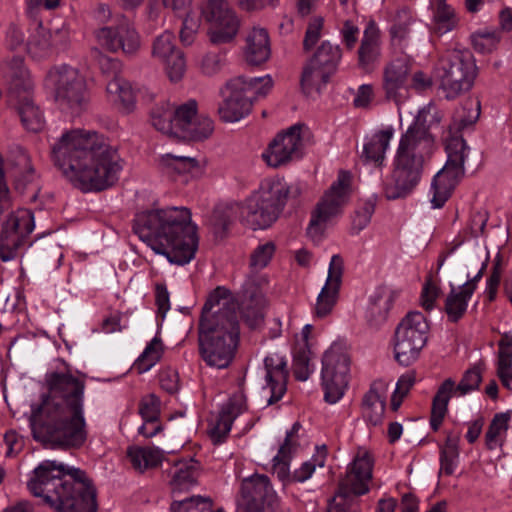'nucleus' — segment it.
I'll use <instances>...</instances> for the list:
<instances>
[{
  "instance_id": "nucleus-6",
  "label": "nucleus",
  "mask_w": 512,
  "mask_h": 512,
  "mask_svg": "<svg viewBox=\"0 0 512 512\" xmlns=\"http://www.w3.org/2000/svg\"><path fill=\"white\" fill-rule=\"evenodd\" d=\"M301 193L302 190L298 184L286 185L281 181L267 182L241 206L231 204L215 207L210 220L213 233L216 238L223 239L238 212L251 229H266L279 218L288 199H297Z\"/></svg>"
},
{
  "instance_id": "nucleus-60",
  "label": "nucleus",
  "mask_w": 512,
  "mask_h": 512,
  "mask_svg": "<svg viewBox=\"0 0 512 512\" xmlns=\"http://www.w3.org/2000/svg\"><path fill=\"white\" fill-rule=\"evenodd\" d=\"M498 362L497 370H511L512 369V337L505 335L498 342Z\"/></svg>"
},
{
  "instance_id": "nucleus-10",
  "label": "nucleus",
  "mask_w": 512,
  "mask_h": 512,
  "mask_svg": "<svg viewBox=\"0 0 512 512\" xmlns=\"http://www.w3.org/2000/svg\"><path fill=\"white\" fill-rule=\"evenodd\" d=\"M429 324L419 311H410L394 333V357L402 366H410L420 355L428 340Z\"/></svg>"
},
{
  "instance_id": "nucleus-20",
  "label": "nucleus",
  "mask_w": 512,
  "mask_h": 512,
  "mask_svg": "<svg viewBox=\"0 0 512 512\" xmlns=\"http://www.w3.org/2000/svg\"><path fill=\"white\" fill-rule=\"evenodd\" d=\"M97 37L101 44L111 52L121 50L125 55H134L140 48V37L127 22L103 27L99 30Z\"/></svg>"
},
{
  "instance_id": "nucleus-39",
  "label": "nucleus",
  "mask_w": 512,
  "mask_h": 512,
  "mask_svg": "<svg viewBox=\"0 0 512 512\" xmlns=\"http://www.w3.org/2000/svg\"><path fill=\"white\" fill-rule=\"evenodd\" d=\"M470 298L471 297L466 296L462 290L456 292L455 289L452 288L444 304V311L450 322L457 323L464 316Z\"/></svg>"
},
{
  "instance_id": "nucleus-31",
  "label": "nucleus",
  "mask_w": 512,
  "mask_h": 512,
  "mask_svg": "<svg viewBox=\"0 0 512 512\" xmlns=\"http://www.w3.org/2000/svg\"><path fill=\"white\" fill-rule=\"evenodd\" d=\"M394 130L388 127L375 133L372 138L363 147L360 158L363 162H373L375 166L380 167L385 159V153L389 146Z\"/></svg>"
},
{
  "instance_id": "nucleus-26",
  "label": "nucleus",
  "mask_w": 512,
  "mask_h": 512,
  "mask_svg": "<svg viewBox=\"0 0 512 512\" xmlns=\"http://www.w3.org/2000/svg\"><path fill=\"white\" fill-rule=\"evenodd\" d=\"M270 53V40L267 30L253 28L246 38V61L253 66H259L269 59Z\"/></svg>"
},
{
  "instance_id": "nucleus-12",
  "label": "nucleus",
  "mask_w": 512,
  "mask_h": 512,
  "mask_svg": "<svg viewBox=\"0 0 512 512\" xmlns=\"http://www.w3.org/2000/svg\"><path fill=\"white\" fill-rule=\"evenodd\" d=\"M342 59V49L338 44L323 41L303 67L300 85L306 95L321 92L336 73Z\"/></svg>"
},
{
  "instance_id": "nucleus-40",
  "label": "nucleus",
  "mask_w": 512,
  "mask_h": 512,
  "mask_svg": "<svg viewBox=\"0 0 512 512\" xmlns=\"http://www.w3.org/2000/svg\"><path fill=\"white\" fill-rule=\"evenodd\" d=\"M435 32L443 35L453 30L458 23L454 9L446 3V0H438L434 13Z\"/></svg>"
},
{
  "instance_id": "nucleus-9",
  "label": "nucleus",
  "mask_w": 512,
  "mask_h": 512,
  "mask_svg": "<svg viewBox=\"0 0 512 512\" xmlns=\"http://www.w3.org/2000/svg\"><path fill=\"white\" fill-rule=\"evenodd\" d=\"M273 86L270 76L247 79L238 76L226 84L230 92L218 107L220 119L224 122H235L248 115L253 101L258 96H265Z\"/></svg>"
},
{
  "instance_id": "nucleus-18",
  "label": "nucleus",
  "mask_w": 512,
  "mask_h": 512,
  "mask_svg": "<svg viewBox=\"0 0 512 512\" xmlns=\"http://www.w3.org/2000/svg\"><path fill=\"white\" fill-rule=\"evenodd\" d=\"M343 272V258L338 254L333 255L329 265L326 283L317 297L314 309V313L317 318L327 317L335 307L339 298Z\"/></svg>"
},
{
  "instance_id": "nucleus-8",
  "label": "nucleus",
  "mask_w": 512,
  "mask_h": 512,
  "mask_svg": "<svg viewBox=\"0 0 512 512\" xmlns=\"http://www.w3.org/2000/svg\"><path fill=\"white\" fill-rule=\"evenodd\" d=\"M478 75V67L468 49H454L442 55L434 68V79L448 100L469 92Z\"/></svg>"
},
{
  "instance_id": "nucleus-29",
  "label": "nucleus",
  "mask_w": 512,
  "mask_h": 512,
  "mask_svg": "<svg viewBox=\"0 0 512 512\" xmlns=\"http://www.w3.org/2000/svg\"><path fill=\"white\" fill-rule=\"evenodd\" d=\"M455 381L452 378L445 379L437 389L432 400L430 426L434 432L438 431L448 411V403L455 393Z\"/></svg>"
},
{
  "instance_id": "nucleus-13",
  "label": "nucleus",
  "mask_w": 512,
  "mask_h": 512,
  "mask_svg": "<svg viewBox=\"0 0 512 512\" xmlns=\"http://www.w3.org/2000/svg\"><path fill=\"white\" fill-rule=\"evenodd\" d=\"M351 178L349 171L341 170L337 181L324 193L312 212L307 228L309 237L320 238L324 233L325 224L341 213L348 199Z\"/></svg>"
},
{
  "instance_id": "nucleus-56",
  "label": "nucleus",
  "mask_w": 512,
  "mask_h": 512,
  "mask_svg": "<svg viewBox=\"0 0 512 512\" xmlns=\"http://www.w3.org/2000/svg\"><path fill=\"white\" fill-rule=\"evenodd\" d=\"M182 18L180 40L184 45H190L194 41L195 33L199 27L198 20L190 15V9L186 13H176Z\"/></svg>"
},
{
  "instance_id": "nucleus-64",
  "label": "nucleus",
  "mask_w": 512,
  "mask_h": 512,
  "mask_svg": "<svg viewBox=\"0 0 512 512\" xmlns=\"http://www.w3.org/2000/svg\"><path fill=\"white\" fill-rule=\"evenodd\" d=\"M161 388L169 394H174L179 389V380L176 372H162L160 374Z\"/></svg>"
},
{
  "instance_id": "nucleus-46",
  "label": "nucleus",
  "mask_w": 512,
  "mask_h": 512,
  "mask_svg": "<svg viewBox=\"0 0 512 512\" xmlns=\"http://www.w3.org/2000/svg\"><path fill=\"white\" fill-rule=\"evenodd\" d=\"M107 92L117 94L118 99L125 113H130L135 107V95L129 83L114 79L107 85Z\"/></svg>"
},
{
  "instance_id": "nucleus-57",
  "label": "nucleus",
  "mask_w": 512,
  "mask_h": 512,
  "mask_svg": "<svg viewBox=\"0 0 512 512\" xmlns=\"http://www.w3.org/2000/svg\"><path fill=\"white\" fill-rule=\"evenodd\" d=\"M139 413L147 423H154L160 415V401L154 394H150L140 403Z\"/></svg>"
},
{
  "instance_id": "nucleus-7",
  "label": "nucleus",
  "mask_w": 512,
  "mask_h": 512,
  "mask_svg": "<svg viewBox=\"0 0 512 512\" xmlns=\"http://www.w3.org/2000/svg\"><path fill=\"white\" fill-rule=\"evenodd\" d=\"M240 327L233 312L203 319L198 324L199 353L207 365L218 369L228 367L239 344Z\"/></svg>"
},
{
  "instance_id": "nucleus-54",
  "label": "nucleus",
  "mask_w": 512,
  "mask_h": 512,
  "mask_svg": "<svg viewBox=\"0 0 512 512\" xmlns=\"http://www.w3.org/2000/svg\"><path fill=\"white\" fill-rule=\"evenodd\" d=\"M323 23L322 17H315L309 22L303 40V50L305 52L311 51L319 41Z\"/></svg>"
},
{
  "instance_id": "nucleus-53",
  "label": "nucleus",
  "mask_w": 512,
  "mask_h": 512,
  "mask_svg": "<svg viewBox=\"0 0 512 512\" xmlns=\"http://www.w3.org/2000/svg\"><path fill=\"white\" fill-rule=\"evenodd\" d=\"M276 250L274 242L259 245L250 256V266L262 269L268 265Z\"/></svg>"
},
{
  "instance_id": "nucleus-32",
  "label": "nucleus",
  "mask_w": 512,
  "mask_h": 512,
  "mask_svg": "<svg viewBox=\"0 0 512 512\" xmlns=\"http://www.w3.org/2000/svg\"><path fill=\"white\" fill-rule=\"evenodd\" d=\"M198 476V463L194 459L188 462L179 461L175 463V471L169 482L172 491L174 493L188 491L192 486L197 484Z\"/></svg>"
},
{
  "instance_id": "nucleus-42",
  "label": "nucleus",
  "mask_w": 512,
  "mask_h": 512,
  "mask_svg": "<svg viewBox=\"0 0 512 512\" xmlns=\"http://www.w3.org/2000/svg\"><path fill=\"white\" fill-rule=\"evenodd\" d=\"M197 101L191 99L177 107H172L175 125V138L180 136L181 130L187 128L192 120L197 116Z\"/></svg>"
},
{
  "instance_id": "nucleus-23",
  "label": "nucleus",
  "mask_w": 512,
  "mask_h": 512,
  "mask_svg": "<svg viewBox=\"0 0 512 512\" xmlns=\"http://www.w3.org/2000/svg\"><path fill=\"white\" fill-rule=\"evenodd\" d=\"M381 55L380 30L375 21L370 20L364 30L363 38L357 51L358 66L366 72L373 70Z\"/></svg>"
},
{
  "instance_id": "nucleus-61",
  "label": "nucleus",
  "mask_w": 512,
  "mask_h": 512,
  "mask_svg": "<svg viewBox=\"0 0 512 512\" xmlns=\"http://www.w3.org/2000/svg\"><path fill=\"white\" fill-rule=\"evenodd\" d=\"M17 151H18L20 157L22 158V161L24 162V165L27 168L26 173L23 176V180L18 178L15 181V189L16 190H22V189L25 188L27 183H30L32 181L33 173H34V168L30 164V157L27 154L26 150L24 148H22V147H17Z\"/></svg>"
},
{
  "instance_id": "nucleus-22",
  "label": "nucleus",
  "mask_w": 512,
  "mask_h": 512,
  "mask_svg": "<svg viewBox=\"0 0 512 512\" xmlns=\"http://www.w3.org/2000/svg\"><path fill=\"white\" fill-rule=\"evenodd\" d=\"M5 77L8 80V98H16L32 93L33 84L29 71L24 66V59L21 56H14L5 65Z\"/></svg>"
},
{
  "instance_id": "nucleus-48",
  "label": "nucleus",
  "mask_w": 512,
  "mask_h": 512,
  "mask_svg": "<svg viewBox=\"0 0 512 512\" xmlns=\"http://www.w3.org/2000/svg\"><path fill=\"white\" fill-rule=\"evenodd\" d=\"M213 501L210 497L192 496L179 501H173L171 512H211Z\"/></svg>"
},
{
  "instance_id": "nucleus-30",
  "label": "nucleus",
  "mask_w": 512,
  "mask_h": 512,
  "mask_svg": "<svg viewBox=\"0 0 512 512\" xmlns=\"http://www.w3.org/2000/svg\"><path fill=\"white\" fill-rule=\"evenodd\" d=\"M9 102L17 110L23 126L32 132H39L44 127V117L38 106L35 105L32 93L16 98L15 100H9Z\"/></svg>"
},
{
  "instance_id": "nucleus-4",
  "label": "nucleus",
  "mask_w": 512,
  "mask_h": 512,
  "mask_svg": "<svg viewBox=\"0 0 512 512\" xmlns=\"http://www.w3.org/2000/svg\"><path fill=\"white\" fill-rule=\"evenodd\" d=\"M33 473L29 491L56 512H97V490L83 470L47 460Z\"/></svg>"
},
{
  "instance_id": "nucleus-59",
  "label": "nucleus",
  "mask_w": 512,
  "mask_h": 512,
  "mask_svg": "<svg viewBox=\"0 0 512 512\" xmlns=\"http://www.w3.org/2000/svg\"><path fill=\"white\" fill-rule=\"evenodd\" d=\"M411 22V15L409 10L401 9L397 12L395 23L390 29L392 38L404 39L409 33V26Z\"/></svg>"
},
{
  "instance_id": "nucleus-37",
  "label": "nucleus",
  "mask_w": 512,
  "mask_h": 512,
  "mask_svg": "<svg viewBox=\"0 0 512 512\" xmlns=\"http://www.w3.org/2000/svg\"><path fill=\"white\" fill-rule=\"evenodd\" d=\"M239 30L236 16H228L224 21L214 23L208 30L209 40L214 45L231 43Z\"/></svg>"
},
{
  "instance_id": "nucleus-63",
  "label": "nucleus",
  "mask_w": 512,
  "mask_h": 512,
  "mask_svg": "<svg viewBox=\"0 0 512 512\" xmlns=\"http://www.w3.org/2000/svg\"><path fill=\"white\" fill-rule=\"evenodd\" d=\"M373 97V88L371 85L364 84L358 89V93L354 98L353 104L356 108H367Z\"/></svg>"
},
{
  "instance_id": "nucleus-17",
  "label": "nucleus",
  "mask_w": 512,
  "mask_h": 512,
  "mask_svg": "<svg viewBox=\"0 0 512 512\" xmlns=\"http://www.w3.org/2000/svg\"><path fill=\"white\" fill-rule=\"evenodd\" d=\"M272 487L266 475L255 474L241 483L236 512H265L264 506Z\"/></svg>"
},
{
  "instance_id": "nucleus-28",
  "label": "nucleus",
  "mask_w": 512,
  "mask_h": 512,
  "mask_svg": "<svg viewBox=\"0 0 512 512\" xmlns=\"http://www.w3.org/2000/svg\"><path fill=\"white\" fill-rule=\"evenodd\" d=\"M69 41V29L62 23H49L44 27L42 22L38 23L37 38L35 44L47 53L52 48L65 47Z\"/></svg>"
},
{
  "instance_id": "nucleus-58",
  "label": "nucleus",
  "mask_w": 512,
  "mask_h": 512,
  "mask_svg": "<svg viewBox=\"0 0 512 512\" xmlns=\"http://www.w3.org/2000/svg\"><path fill=\"white\" fill-rule=\"evenodd\" d=\"M374 210H375L374 203L368 201V202H365L364 205L359 210L355 211V215L352 219V226H351V230L355 234H358L370 223V220L374 213Z\"/></svg>"
},
{
  "instance_id": "nucleus-24",
  "label": "nucleus",
  "mask_w": 512,
  "mask_h": 512,
  "mask_svg": "<svg viewBox=\"0 0 512 512\" xmlns=\"http://www.w3.org/2000/svg\"><path fill=\"white\" fill-rule=\"evenodd\" d=\"M244 394L239 399L232 397L223 405L216 424L209 430V436L214 445L223 443L231 430L235 418L241 413L242 405L245 404Z\"/></svg>"
},
{
  "instance_id": "nucleus-55",
  "label": "nucleus",
  "mask_w": 512,
  "mask_h": 512,
  "mask_svg": "<svg viewBox=\"0 0 512 512\" xmlns=\"http://www.w3.org/2000/svg\"><path fill=\"white\" fill-rule=\"evenodd\" d=\"M441 289L433 283V275L430 272L425 280L421 292V305L426 311H431L434 308L435 300L438 298Z\"/></svg>"
},
{
  "instance_id": "nucleus-3",
  "label": "nucleus",
  "mask_w": 512,
  "mask_h": 512,
  "mask_svg": "<svg viewBox=\"0 0 512 512\" xmlns=\"http://www.w3.org/2000/svg\"><path fill=\"white\" fill-rule=\"evenodd\" d=\"M134 232L170 263L185 265L195 256L199 238L186 207L153 209L136 215Z\"/></svg>"
},
{
  "instance_id": "nucleus-16",
  "label": "nucleus",
  "mask_w": 512,
  "mask_h": 512,
  "mask_svg": "<svg viewBox=\"0 0 512 512\" xmlns=\"http://www.w3.org/2000/svg\"><path fill=\"white\" fill-rule=\"evenodd\" d=\"M47 77L55 87L57 100L75 110H81L87 103L86 82L77 69L61 65L51 69Z\"/></svg>"
},
{
  "instance_id": "nucleus-21",
  "label": "nucleus",
  "mask_w": 512,
  "mask_h": 512,
  "mask_svg": "<svg viewBox=\"0 0 512 512\" xmlns=\"http://www.w3.org/2000/svg\"><path fill=\"white\" fill-rule=\"evenodd\" d=\"M240 299L237 311L251 329H256L264 322L265 297L261 288L254 281L245 282Z\"/></svg>"
},
{
  "instance_id": "nucleus-15",
  "label": "nucleus",
  "mask_w": 512,
  "mask_h": 512,
  "mask_svg": "<svg viewBox=\"0 0 512 512\" xmlns=\"http://www.w3.org/2000/svg\"><path fill=\"white\" fill-rule=\"evenodd\" d=\"M34 215L30 210L11 213L3 222L0 232V259L4 262L14 259L34 230Z\"/></svg>"
},
{
  "instance_id": "nucleus-50",
  "label": "nucleus",
  "mask_w": 512,
  "mask_h": 512,
  "mask_svg": "<svg viewBox=\"0 0 512 512\" xmlns=\"http://www.w3.org/2000/svg\"><path fill=\"white\" fill-rule=\"evenodd\" d=\"M201 15L207 22H210L211 25L224 21L228 16H236L227 8L224 0H207L201 7Z\"/></svg>"
},
{
  "instance_id": "nucleus-19",
  "label": "nucleus",
  "mask_w": 512,
  "mask_h": 512,
  "mask_svg": "<svg viewBox=\"0 0 512 512\" xmlns=\"http://www.w3.org/2000/svg\"><path fill=\"white\" fill-rule=\"evenodd\" d=\"M174 41L172 33L164 32L154 40L152 53L164 62L169 79L178 82L185 74L186 60L184 52L176 48Z\"/></svg>"
},
{
  "instance_id": "nucleus-33",
  "label": "nucleus",
  "mask_w": 512,
  "mask_h": 512,
  "mask_svg": "<svg viewBox=\"0 0 512 512\" xmlns=\"http://www.w3.org/2000/svg\"><path fill=\"white\" fill-rule=\"evenodd\" d=\"M387 388L388 385L383 381H374L371 384L369 391L362 399V408H371V406H375L374 413L369 412L368 414V421L374 426L382 422L386 401L385 397H382L381 393L386 392Z\"/></svg>"
},
{
  "instance_id": "nucleus-14",
  "label": "nucleus",
  "mask_w": 512,
  "mask_h": 512,
  "mask_svg": "<svg viewBox=\"0 0 512 512\" xmlns=\"http://www.w3.org/2000/svg\"><path fill=\"white\" fill-rule=\"evenodd\" d=\"M322 385L328 403L337 402L348 385L350 356L339 345H332L322 358Z\"/></svg>"
},
{
  "instance_id": "nucleus-44",
  "label": "nucleus",
  "mask_w": 512,
  "mask_h": 512,
  "mask_svg": "<svg viewBox=\"0 0 512 512\" xmlns=\"http://www.w3.org/2000/svg\"><path fill=\"white\" fill-rule=\"evenodd\" d=\"M162 353L163 343L161 339L158 337L153 338L142 355L136 361L135 369L139 374L148 371L161 359Z\"/></svg>"
},
{
  "instance_id": "nucleus-43",
  "label": "nucleus",
  "mask_w": 512,
  "mask_h": 512,
  "mask_svg": "<svg viewBox=\"0 0 512 512\" xmlns=\"http://www.w3.org/2000/svg\"><path fill=\"white\" fill-rule=\"evenodd\" d=\"M511 413H497L490 422L485 433V445L488 450H493L499 443V436L502 432H506L509 428Z\"/></svg>"
},
{
  "instance_id": "nucleus-2",
  "label": "nucleus",
  "mask_w": 512,
  "mask_h": 512,
  "mask_svg": "<svg viewBox=\"0 0 512 512\" xmlns=\"http://www.w3.org/2000/svg\"><path fill=\"white\" fill-rule=\"evenodd\" d=\"M51 157L62 173L84 192L103 191L118 180L117 150L97 132L73 129L52 146Z\"/></svg>"
},
{
  "instance_id": "nucleus-51",
  "label": "nucleus",
  "mask_w": 512,
  "mask_h": 512,
  "mask_svg": "<svg viewBox=\"0 0 512 512\" xmlns=\"http://www.w3.org/2000/svg\"><path fill=\"white\" fill-rule=\"evenodd\" d=\"M303 126V124H295L276 135V137H281V140L279 141L281 147L286 149V151L294 157L300 156L299 148L302 144L301 130Z\"/></svg>"
},
{
  "instance_id": "nucleus-45",
  "label": "nucleus",
  "mask_w": 512,
  "mask_h": 512,
  "mask_svg": "<svg viewBox=\"0 0 512 512\" xmlns=\"http://www.w3.org/2000/svg\"><path fill=\"white\" fill-rule=\"evenodd\" d=\"M484 371V362L480 361L473 367L466 370L456 386L455 393L460 396L466 395L477 390L482 382V373Z\"/></svg>"
},
{
  "instance_id": "nucleus-38",
  "label": "nucleus",
  "mask_w": 512,
  "mask_h": 512,
  "mask_svg": "<svg viewBox=\"0 0 512 512\" xmlns=\"http://www.w3.org/2000/svg\"><path fill=\"white\" fill-rule=\"evenodd\" d=\"M213 131L214 124L212 119L200 115L196 116L187 128L181 130L180 136L177 139L188 142H199L209 138Z\"/></svg>"
},
{
  "instance_id": "nucleus-36",
  "label": "nucleus",
  "mask_w": 512,
  "mask_h": 512,
  "mask_svg": "<svg viewBox=\"0 0 512 512\" xmlns=\"http://www.w3.org/2000/svg\"><path fill=\"white\" fill-rule=\"evenodd\" d=\"M275 365L276 370L274 372L270 371L268 374V386L271 396L267 400V406L280 401L287 391L289 371L286 368V362L282 358H277Z\"/></svg>"
},
{
  "instance_id": "nucleus-25",
  "label": "nucleus",
  "mask_w": 512,
  "mask_h": 512,
  "mask_svg": "<svg viewBox=\"0 0 512 512\" xmlns=\"http://www.w3.org/2000/svg\"><path fill=\"white\" fill-rule=\"evenodd\" d=\"M231 292L229 289L218 286L208 296L204 303L199 321L203 319L211 320L216 315L225 312H233L237 316L238 302L230 298Z\"/></svg>"
},
{
  "instance_id": "nucleus-11",
  "label": "nucleus",
  "mask_w": 512,
  "mask_h": 512,
  "mask_svg": "<svg viewBox=\"0 0 512 512\" xmlns=\"http://www.w3.org/2000/svg\"><path fill=\"white\" fill-rule=\"evenodd\" d=\"M466 141L462 137H450L446 141L447 161L432 181L434 191L431 200L435 208H441L450 198L455 187L464 177Z\"/></svg>"
},
{
  "instance_id": "nucleus-49",
  "label": "nucleus",
  "mask_w": 512,
  "mask_h": 512,
  "mask_svg": "<svg viewBox=\"0 0 512 512\" xmlns=\"http://www.w3.org/2000/svg\"><path fill=\"white\" fill-rule=\"evenodd\" d=\"M281 137H275L268 145L267 150L263 153L262 158L268 166L278 168L286 165L294 158L286 149L281 147L279 141Z\"/></svg>"
},
{
  "instance_id": "nucleus-47",
  "label": "nucleus",
  "mask_w": 512,
  "mask_h": 512,
  "mask_svg": "<svg viewBox=\"0 0 512 512\" xmlns=\"http://www.w3.org/2000/svg\"><path fill=\"white\" fill-rule=\"evenodd\" d=\"M152 125L163 134L175 137L174 117L169 104L162 105L151 112Z\"/></svg>"
},
{
  "instance_id": "nucleus-27",
  "label": "nucleus",
  "mask_w": 512,
  "mask_h": 512,
  "mask_svg": "<svg viewBox=\"0 0 512 512\" xmlns=\"http://www.w3.org/2000/svg\"><path fill=\"white\" fill-rule=\"evenodd\" d=\"M410 73V65L403 58L390 62L384 69L383 89L387 99H395Z\"/></svg>"
},
{
  "instance_id": "nucleus-1",
  "label": "nucleus",
  "mask_w": 512,
  "mask_h": 512,
  "mask_svg": "<svg viewBox=\"0 0 512 512\" xmlns=\"http://www.w3.org/2000/svg\"><path fill=\"white\" fill-rule=\"evenodd\" d=\"M48 393L32 405V437L52 449H78L87 439L83 415L85 383L70 373L47 374Z\"/></svg>"
},
{
  "instance_id": "nucleus-34",
  "label": "nucleus",
  "mask_w": 512,
  "mask_h": 512,
  "mask_svg": "<svg viewBox=\"0 0 512 512\" xmlns=\"http://www.w3.org/2000/svg\"><path fill=\"white\" fill-rule=\"evenodd\" d=\"M127 455L133 468L141 473L158 467L164 458L163 452L156 447L132 446L127 449Z\"/></svg>"
},
{
  "instance_id": "nucleus-52",
  "label": "nucleus",
  "mask_w": 512,
  "mask_h": 512,
  "mask_svg": "<svg viewBox=\"0 0 512 512\" xmlns=\"http://www.w3.org/2000/svg\"><path fill=\"white\" fill-rule=\"evenodd\" d=\"M310 349L307 345L299 348L294 353L293 358V372L294 376L299 381H305L309 378V362H310Z\"/></svg>"
},
{
  "instance_id": "nucleus-5",
  "label": "nucleus",
  "mask_w": 512,
  "mask_h": 512,
  "mask_svg": "<svg viewBox=\"0 0 512 512\" xmlns=\"http://www.w3.org/2000/svg\"><path fill=\"white\" fill-rule=\"evenodd\" d=\"M442 117L430 107L421 109L414 123L402 135L394 160L390 181L384 184V194L388 200L405 198L420 182L424 153L430 154L434 146L431 128L438 126Z\"/></svg>"
},
{
  "instance_id": "nucleus-35",
  "label": "nucleus",
  "mask_w": 512,
  "mask_h": 512,
  "mask_svg": "<svg viewBox=\"0 0 512 512\" xmlns=\"http://www.w3.org/2000/svg\"><path fill=\"white\" fill-rule=\"evenodd\" d=\"M393 301L394 295L390 290H380L375 293L367 311L368 321L372 326H379L387 320Z\"/></svg>"
},
{
  "instance_id": "nucleus-41",
  "label": "nucleus",
  "mask_w": 512,
  "mask_h": 512,
  "mask_svg": "<svg viewBox=\"0 0 512 512\" xmlns=\"http://www.w3.org/2000/svg\"><path fill=\"white\" fill-rule=\"evenodd\" d=\"M165 160L168 162L167 168L179 175L190 173L192 177H199L203 174V167L194 157L167 154Z\"/></svg>"
},
{
  "instance_id": "nucleus-62",
  "label": "nucleus",
  "mask_w": 512,
  "mask_h": 512,
  "mask_svg": "<svg viewBox=\"0 0 512 512\" xmlns=\"http://www.w3.org/2000/svg\"><path fill=\"white\" fill-rule=\"evenodd\" d=\"M341 34L346 48L353 49L358 40V27L351 20H346L341 28Z\"/></svg>"
}]
</instances>
